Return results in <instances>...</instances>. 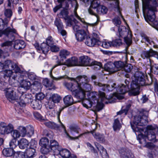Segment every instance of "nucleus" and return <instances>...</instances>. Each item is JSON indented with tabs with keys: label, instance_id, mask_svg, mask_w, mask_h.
I'll return each instance as SVG.
<instances>
[{
	"label": "nucleus",
	"instance_id": "nucleus-1",
	"mask_svg": "<svg viewBox=\"0 0 158 158\" xmlns=\"http://www.w3.org/2000/svg\"><path fill=\"white\" fill-rule=\"evenodd\" d=\"M148 112L144 109H141L139 111V114L134 117V125L131 122V125L133 131L137 135V138H156V135L158 134V128L155 125H149L147 126V131L144 132L143 129L139 128L137 126H143L148 122Z\"/></svg>",
	"mask_w": 158,
	"mask_h": 158
},
{
	"label": "nucleus",
	"instance_id": "nucleus-2",
	"mask_svg": "<svg viewBox=\"0 0 158 158\" xmlns=\"http://www.w3.org/2000/svg\"><path fill=\"white\" fill-rule=\"evenodd\" d=\"M144 76L141 72H136L132 77V81L131 84V92L134 95H138L139 93V90L140 86L145 85Z\"/></svg>",
	"mask_w": 158,
	"mask_h": 158
},
{
	"label": "nucleus",
	"instance_id": "nucleus-3",
	"mask_svg": "<svg viewBox=\"0 0 158 158\" xmlns=\"http://www.w3.org/2000/svg\"><path fill=\"white\" fill-rule=\"evenodd\" d=\"M98 95L102 102L107 99L105 93L101 91H99L98 94L96 92H92L88 95V98L84 99L82 101L83 106L87 108H90L93 105H95L98 102L97 96Z\"/></svg>",
	"mask_w": 158,
	"mask_h": 158
},
{
	"label": "nucleus",
	"instance_id": "nucleus-4",
	"mask_svg": "<svg viewBox=\"0 0 158 158\" xmlns=\"http://www.w3.org/2000/svg\"><path fill=\"white\" fill-rule=\"evenodd\" d=\"M78 81H79V92L77 93V96L79 99H82L85 95V92L91 91L92 88V85L89 83V80L85 75L78 76Z\"/></svg>",
	"mask_w": 158,
	"mask_h": 158
},
{
	"label": "nucleus",
	"instance_id": "nucleus-5",
	"mask_svg": "<svg viewBox=\"0 0 158 158\" xmlns=\"http://www.w3.org/2000/svg\"><path fill=\"white\" fill-rule=\"evenodd\" d=\"M56 64L54 65L51 69L50 72V77L52 79L53 81H58L64 78L63 76H60L58 77H54L52 75V71L54 69L59 66L65 65L68 67L76 66L78 64V59L75 57H72L66 60L65 62H63L61 60H58L56 62Z\"/></svg>",
	"mask_w": 158,
	"mask_h": 158
},
{
	"label": "nucleus",
	"instance_id": "nucleus-6",
	"mask_svg": "<svg viewBox=\"0 0 158 158\" xmlns=\"http://www.w3.org/2000/svg\"><path fill=\"white\" fill-rule=\"evenodd\" d=\"M2 71H14L15 72L21 74V76H24L25 71L21 70L17 64L11 60H7L2 64Z\"/></svg>",
	"mask_w": 158,
	"mask_h": 158
},
{
	"label": "nucleus",
	"instance_id": "nucleus-7",
	"mask_svg": "<svg viewBox=\"0 0 158 158\" xmlns=\"http://www.w3.org/2000/svg\"><path fill=\"white\" fill-rule=\"evenodd\" d=\"M156 11V8L143 10V13H146L147 15L146 17H145L147 22L152 27L158 29V21L155 19V13Z\"/></svg>",
	"mask_w": 158,
	"mask_h": 158
},
{
	"label": "nucleus",
	"instance_id": "nucleus-8",
	"mask_svg": "<svg viewBox=\"0 0 158 158\" xmlns=\"http://www.w3.org/2000/svg\"><path fill=\"white\" fill-rule=\"evenodd\" d=\"M79 63L81 66H93L94 68H96L97 69H100L102 66V64L101 62L95 60L91 62V59L87 56H83L80 57Z\"/></svg>",
	"mask_w": 158,
	"mask_h": 158
},
{
	"label": "nucleus",
	"instance_id": "nucleus-9",
	"mask_svg": "<svg viewBox=\"0 0 158 158\" xmlns=\"http://www.w3.org/2000/svg\"><path fill=\"white\" fill-rule=\"evenodd\" d=\"M77 79L78 76L76 78H72L73 83L65 82L64 85L68 89L72 92L75 97L79 99V97L77 96V93L79 92V81H78Z\"/></svg>",
	"mask_w": 158,
	"mask_h": 158
},
{
	"label": "nucleus",
	"instance_id": "nucleus-10",
	"mask_svg": "<svg viewBox=\"0 0 158 158\" xmlns=\"http://www.w3.org/2000/svg\"><path fill=\"white\" fill-rule=\"evenodd\" d=\"M32 95L31 94L22 93L19 98V104L22 107L25 106L26 104L31 102Z\"/></svg>",
	"mask_w": 158,
	"mask_h": 158
},
{
	"label": "nucleus",
	"instance_id": "nucleus-11",
	"mask_svg": "<svg viewBox=\"0 0 158 158\" xmlns=\"http://www.w3.org/2000/svg\"><path fill=\"white\" fill-rule=\"evenodd\" d=\"M68 12L66 10H64L61 11L59 14V15L60 18L64 19L67 22V25L71 26L72 25V21L75 22L76 19L74 18V16L77 19L74 15H72L70 16H68Z\"/></svg>",
	"mask_w": 158,
	"mask_h": 158
},
{
	"label": "nucleus",
	"instance_id": "nucleus-12",
	"mask_svg": "<svg viewBox=\"0 0 158 158\" xmlns=\"http://www.w3.org/2000/svg\"><path fill=\"white\" fill-rule=\"evenodd\" d=\"M4 14L5 17L4 19L0 18V27L2 28L4 26L9 24L13 12L10 9H6L5 10Z\"/></svg>",
	"mask_w": 158,
	"mask_h": 158
},
{
	"label": "nucleus",
	"instance_id": "nucleus-13",
	"mask_svg": "<svg viewBox=\"0 0 158 158\" xmlns=\"http://www.w3.org/2000/svg\"><path fill=\"white\" fill-rule=\"evenodd\" d=\"M18 129L19 132L20 136L23 137L26 136L27 137H31L34 134V130L33 128L31 127L26 130L25 127L23 126H19Z\"/></svg>",
	"mask_w": 158,
	"mask_h": 158
},
{
	"label": "nucleus",
	"instance_id": "nucleus-14",
	"mask_svg": "<svg viewBox=\"0 0 158 158\" xmlns=\"http://www.w3.org/2000/svg\"><path fill=\"white\" fill-rule=\"evenodd\" d=\"M143 10L156 8L158 0H143Z\"/></svg>",
	"mask_w": 158,
	"mask_h": 158
},
{
	"label": "nucleus",
	"instance_id": "nucleus-15",
	"mask_svg": "<svg viewBox=\"0 0 158 158\" xmlns=\"http://www.w3.org/2000/svg\"><path fill=\"white\" fill-rule=\"evenodd\" d=\"M13 128V126L11 124L7 125L4 122H1L0 123V134L1 135L10 133Z\"/></svg>",
	"mask_w": 158,
	"mask_h": 158
},
{
	"label": "nucleus",
	"instance_id": "nucleus-16",
	"mask_svg": "<svg viewBox=\"0 0 158 158\" xmlns=\"http://www.w3.org/2000/svg\"><path fill=\"white\" fill-rule=\"evenodd\" d=\"M41 144V152L43 154H47L51 150L49 145L48 139H40Z\"/></svg>",
	"mask_w": 158,
	"mask_h": 158
},
{
	"label": "nucleus",
	"instance_id": "nucleus-17",
	"mask_svg": "<svg viewBox=\"0 0 158 158\" xmlns=\"http://www.w3.org/2000/svg\"><path fill=\"white\" fill-rule=\"evenodd\" d=\"M6 98L10 102L14 100L17 99L15 93L13 88H9L6 89L5 92Z\"/></svg>",
	"mask_w": 158,
	"mask_h": 158
},
{
	"label": "nucleus",
	"instance_id": "nucleus-18",
	"mask_svg": "<svg viewBox=\"0 0 158 158\" xmlns=\"http://www.w3.org/2000/svg\"><path fill=\"white\" fill-rule=\"evenodd\" d=\"M141 57L143 59L149 58L150 57L154 56L158 60V53L153 51L152 49H150L149 51H145L142 52Z\"/></svg>",
	"mask_w": 158,
	"mask_h": 158
},
{
	"label": "nucleus",
	"instance_id": "nucleus-19",
	"mask_svg": "<svg viewBox=\"0 0 158 158\" xmlns=\"http://www.w3.org/2000/svg\"><path fill=\"white\" fill-rule=\"evenodd\" d=\"M116 85V84L113 83L112 85H111V87L114 89L116 88V90L118 94H123L130 90L129 87L127 86H125L124 84H121L116 88V87H114Z\"/></svg>",
	"mask_w": 158,
	"mask_h": 158
},
{
	"label": "nucleus",
	"instance_id": "nucleus-20",
	"mask_svg": "<svg viewBox=\"0 0 158 158\" xmlns=\"http://www.w3.org/2000/svg\"><path fill=\"white\" fill-rule=\"evenodd\" d=\"M67 1H67L69 3V2L72 5V7H74V15L77 18V19L80 20L81 22L82 23H85V20L83 18H81L77 14V9L78 7V5L77 3V2L76 0H67Z\"/></svg>",
	"mask_w": 158,
	"mask_h": 158
},
{
	"label": "nucleus",
	"instance_id": "nucleus-21",
	"mask_svg": "<svg viewBox=\"0 0 158 158\" xmlns=\"http://www.w3.org/2000/svg\"><path fill=\"white\" fill-rule=\"evenodd\" d=\"M85 44L90 47L94 46L95 45H99L101 44V42L96 39L90 37H87L85 42Z\"/></svg>",
	"mask_w": 158,
	"mask_h": 158
},
{
	"label": "nucleus",
	"instance_id": "nucleus-22",
	"mask_svg": "<svg viewBox=\"0 0 158 158\" xmlns=\"http://www.w3.org/2000/svg\"><path fill=\"white\" fill-rule=\"evenodd\" d=\"M120 157L122 158H133L134 155L130 151L125 148H121L119 151Z\"/></svg>",
	"mask_w": 158,
	"mask_h": 158
},
{
	"label": "nucleus",
	"instance_id": "nucleus-23",
	"mask_svg": "<svg viewBox=\"0 0 158 158\" xmlns=\"http://www.w3.org/2000/svg\"><path fill=\"white\" fill-rule=\"evenodd\" d=\"M95 145L103 158H109V156L106 149L103 146L99 145L97 143H95Z\"/></svg>",
	"mask_w": 158,
	"mask_h": 158
},
{
	"label": "nucleus",
	"instance_id": "nucleus-24",
	"mask_svg": "<svg viewBox=\"0 0 158 158\" xmlns=\"http://www.w3.org/2000/svg\"><path fill=\"white\" fill-rule=\"evenodd\" d=\"M63 101L66 107L70 106L74 103L73 98L70 95L65 96L63 98Z\"/></svg>",
	"mask_w": 158,
	"mask_h": 158
},
{
	"label": "nucleus",
	"instance_id": "nucleus-25",
	"mask_svg": "<svg viewBox=\"0 0 158 158\" xmlns=\"http://www.w3.org/2000/svg\"><path fill=\"white\" fill-rule=\"evenodd\" d=\"M4 73L2 78V81L6 82L8 84V83L10 85L12 84V82L11 81V76L13 72L11 71H4Z\"/></svg>",
	"mask_w": 158,
	"mask_h": 158
},
{
	"label": "nucleus",
	"instance_id": "nucleus-26",
	"mask_svg": "<svg viewBox=\"0 0 158 158\" xmlns=\"http://www.w3.org/2000/svg\"><path fill=\"white\" fill-rule=\"evenodd\" d=\"M40 92L36 94L35 95V100L32 101L31 103V106L35 110H39L40 104L39 102L40 101Z\"/></svg>",
	"mask_w": 158,
	"mask_h": 158
},
{
	"label": "nucleus",
	"instance_id": "nucleus-27",
	"mask_svg": "<svg viewBox=\"0 0 158 158\" xmlns=\"http://www.w3.org/2000/svg\"><path fill=\"white\" fill-rule=\"evenodd\" d=\"M86 35V33L84 30L80 31L75 34L77 40L79 41H83L85 39Z\"/></svg>",
	"mask_w": 158,
	"mask_h": 158
},
{
	"label": "nucleus",
	"instance_id": "nucleus-28",
	"mask_svg": "<svg viewBox=\"0 0 158 158\" xmlns=\"http://www.w3.org/2000/svg\"><path fill=\"white\" fill-rule=\"evenodd\" d=\"M49 145L51 149V150L54 153H55V154L56 152H57V151H58V143L55 140H50Z\"/></svg>",
	"mask_w": 158,
	"mask_h": 158
},
{
	"label": "nucleus",
	"instance_id": "nucleus-29",
	"mask_svg": "<svg viewBox=\"0 0 158 158\" xmlns=\"http://www.w3.org/2000/svg\"><path fill=\"white\" fill-rule=\"evenodd\" d=\"M35 150L34 148L30 147L26 149L25 153L26 154V158H33L35 155Z\"/></svg>",
	"mask_w": 158,
	"mask_h": 158
},
{
	"label": "nucleus",
	"instance_id": "nucleus-30",
	"mask_svg": "<svg viewBox=\"0 0 158 158\" xmlns=\"http://www.w3.org/2000/svg\"><path fill=\"white\" fill-rule=\"evenodd\" d=\"M55 154H59L63 158H68L70 156V153L68 150L64 149L60 151L58 149V151H57Z\"/></svg>",
	"mask_w": 158,
	"mask_h": 158
},
{
	"label": "nucleus",
	"instance_id": "nucleus-31",
	"mask_svg": "<svg viewBox=\"0 0 158 158\" xmlns=\"http://www.w3.org/2000/svg\"><path fill=\"white\" fill-rule=\"evenodd\" d=\"M18 144L20 149H24L28 146L29 143L26 139H20L18 141Z\"/></svg>",
	"mask_w": 158,
	"mask_h": 158
},
{
	"label": "nucleus",
	"instance_id": "nucleus-32",
	"mask_svg": "<svg viewBox=\"0 0 158 158\" xmlns=\"http://www.w3.org/2000/svg\"><path fill=\"white\" fill-rule=\"evenodd\" d=\"M42 83L46 87L48 88L49 90H54L55 89L54 85L52 82H50L47 78L43 80Z\"/></svg>",
	"mask_w": 158,
	"mask_h": 158
},
{
	"label": "nucleus",
	"instance_id": "nucleus-33",
	"mask_svg": "<svg viewBox=\"0 0 158 158\" xmlns=\"http://www.w3.org/2000/svg\"><path fill=\"white\" fill-rule=\"evenodd\" d=\"M15 151L11 148L4 149L2 151L3 155L7 157L14 156Z\"/></svg>",
	"mask_w": 158,
	"mask_h": 158
},
{
	"label": "nucleus",
	"instance_id": "nucleus-34",
	"mask_svg": "<svg viewBox=\"0 0 158 158\" xmlns=\"http://www.w3.org/2000/svg\"><path fill=\"white\" fill-rule=\"evenodd\" d=\"M118 31L120 37L124 38L127 37L128 32L127 31L126 27L125 26H119L118 28Z\"/></svg>",
	"mask_w": 158,
	"mask_h": 158
},
{
	"label": "nucleus",
	"instance_id": "nucleus-35",
	"mask_svg": "<svg viewBox=\"0 0 158 158\" xmlns=\"http://www.w3.org/2000/svg\"><path fill=\"white\" fill-rule=\"evenodd\" d=\"M44 124L48 127L52 129L57 130L59 128V126L53 122H44Z\"/></svg>",
	"mask_w": 158,
	"mask_h": 158
},
{
	"label": "nucleus",
	"instance_id": "nucleus-36",
	"mask_svg": "<svg viewBox=\"0 0 158 158\" xmlns=\"http://www.w3.org/2000/svg\"><path fill=\"white\" fill-rule=\"evenodd\" d=\"M113 127L114 131H118L121 128V124L120 123L118 118L114 119Z\"/></svg>",
	"mask_w": 158,
	"mask_h": 158
},
{
	"label": "nucleus",
	"instance_id": "nucleus-37",
	"mask_svg": "<svg viewBox=\"0 0 158 158\" xmlns=\"http://www.w3.org/2000/svg\"><path fill=\"white\" fill-rule=\"evenodd\" d=\"M60 122L61 123V125L62 127L63 128L64 132V133L66 134V135L67 136V137L69 138H78L79 137H86L87 136H86V135H88L89 133H85L82 134H81L80 135H79L78 136H77L76 137H72L71 136H70L69 133L67 132L65 127L64 126L61 122L60 120Z\"/></svg>",
	"mask_w": 158,
	"mask_h": 158
},
{
	"label": "nucleus",
	"instance_id": "nucleus-38",
	"mask_svg": "<svg viewBox=\"0 0 158 158\" xmlns=\"http://www.w3.org/2000/svg\"><path fill=\"white\" fill-rule=\"evenodd\" d=\"M70 52L68 50L63 49L60 50L59 52V56L61 60H59L63 62L64 60L70 54Z\"/></svg>",
	"mask_w": 158,
	"mask_h": 158
},
{
	"label": "nucleus",
	"instance_id": "nucleus-39",
	"mask_svg": "<svg viewBox=\"0 0 158 158\" xmlns=\"http://www.w3.org/2000/svg\"><path fill=\"white\" fill-rule=\"evenodd\" d=\"M20 85L22 87L28 90L30 88L31 83L29 81L23 80L20 83Z\"/></svg>",
	"mask_w": 158,
	"mask_h": 158
},
{
	"label": "nucleus",
	"instance_id": "nucleus-40",
	"mask_svg": "<svg viewBox=\"0 0 158 158\" xmlns=\"http://www.w3.org/2000/svg\"><path fill=\"white\" fill-rule=\"evenodd\" d=\"M49 46L45 43H42L40 46V48L43 54L46 55L49 51Z\"/></svg>",
	"mask_w": 158,
	"mask_h": 158
},
{
	"label": "nucleus",
	"instance_id": "nucleus-41",
	"mask_svg": "<svg viewBox=\"0 0 158 158\" xmlns=\"http://www.w3.org/2000/svg\"><path fill=\"white\" fill-rule=\"evenodd\" d=\"M96 11L98 14L104 15L107 13L108 9L106 6H101L97 9Z\"/></svg>",
	"mask_w": 158,
	"mask_h": 158
},
{
	"label": "nucleus",
	"instance_id": "nucleus-42",
	"mask_svg": "<svg viewBox=\"0 0 158 158\" xmlns=\"http://www.w3.org/2000/svg\"><path fill=\"white\" fill-rule=\"evenodd\" d=\"M97 84L98 86L102 87L100 89L102 90L106 91L107 90L109 91H111L113 90V89L110 88L109 85L102 84L100 83H96V85H97Z\"/></svg>",
	"mask_w": 158,
	"mask_h": 158
},
{
	"label": "nucleus",
	"instance_id": "nucleus-43",
	"mask_svg": "<svg viewBox=\"0 0 158 158\" xmlns=\"http://www.w3.org/2000/svg\"><path fill=\"white\" fill-rule=\"evenodd\" d=\"M49 99L55 103L59 102L61 99L60 96L57 94H54L50 96Z\"/></svg>",
	"mask_w": 158,
	"mask_h": 158
},
{
	"label": "nucleus",
	"instance_id": "nucleus-44",
	"mask_svg": "<svg viewBox=\"0 0 158 158\" xmlns=\"http://www.w3.org/2000/svg\"><path fill=\"white\" fill-rule=\"evenodd\" d=\"M114 65L115 68L117 69V71H119L123 69L124 66V63L121 61H117L114 62Z\"/></svg>",
	"mask_w": 158,
	"mask_h": 158
},
{
	"label": "nucleus",
	"instance_id": "nucleus-45",
	"mask_svg": "<svg viewBox=\"0 0 158 158\" xmlns=\"http://www.w3.org/2000/svg\"><path fill=\"white\" fill-rule=\"evenodd\" d=\"M54 25L56 27L58 31L64 28V26L61 20L60 19L56 18L54 21Z\"/></svg>",
	"mask_w": 158,
	"mask_h": 158
},
{
	"label": "nucleus",
	"instance_id": "nucleus-46",
	"mask_svg": "<svg viewBox=\"0 0 158 158\" xmlns=\"http://www.w3.org/2000/svg\"><path fill=\"white\" fill-rule=\"evenodd\" d=\"M14 158H26L25 153L21 151H17L14 153Z\"/></svg>",
	"mask_w": 158,
	"mask_h": 158
},
{
	"label": "nucleus",
	"instance_id": "nucleus-47",
	"mask_svg": "<svg viewBox=\"0 0 158 158\" xmlns=\"http://www.w3.org/2000/svg\"><path fill=\"white\" fill-rule=\"evenodd\" d=\"M113 4L114 5V7L116 8L119 13V14L121 17L123 19V20L125 21V20L123 18V16L121 14V11L120 10V7L119 6V1L118 0H114L113 3Z\"/></svg>",
	"mask_w": 158,
	"mask_h": 158
},
{
	"label": "nucleus",
	"instance_id": "nucleus-48",
	"mask_svg": "<svg viewBox=\"0 0 158 158\" xmlns=\"http://www.w3.org/2000/svg\"><path fill=\"white\" fill-rule=\"evenodd\" d=\"M122 40L120 39H117L114 40L111 42L112 46L114 47H118L122 44Z\"/></svg>",
	"mask_w": 158,
	"mask_h": 158
},
{
	"label": "nucleus",
	"instance_id": "nucleus-49",
	"mask_svg": "<svg viewBox=\"0 0 158 158\" xmlns=\"http://www.w3.org/2000/svg\"><path fill=\"white\" fill-rule=\"evenodd\" d=\"M77 21L76 20L75 22L73 21L72 23V25L71 26H72L73 29V31L74 32H76V33H77L79 31H80L82 30L83 29H81V27L79 25V24H75V25H73V23L74 22L75 23Z\"/></svg>",
	"mask_w": 158,
	"mask_h": 158
},
{
	"label": "nucleus",
	"instance_id": "nucleus-50",
	"mask_svg": "<svg viewBox=\"0 0 158 158\" xmlns=\"http://www.w3.org/2000/svg\"><path fill=\"white\" fill-rule=\"evenodd\" d=\"M69 128L71 132H74L78 133L80 131V129L79 127L76 125H71L69 126Z\"/></svg>",
	"mask_w": 158,
	"mask_h": 158
},
{
	"label": "nucleus",
	"instance_id": "nucleus-51",
	"mask_svg": "<svg viewBox=\"0 0 158 158\" xmlns=\"http://www.w3.org/2000/svg\"><path fill=\"white\" fill-rule=\"evenodd\" d=\"M10 133H11L13 138H18L20 136L21 134H20L19 132L17 130H14L13 129Z\"/></svg>",
	"mask_w": 158,
	"mask_h": 158
},
{
	"label": "nucleus",
	"instance_id": "nucleus-52",
	"mask_svg": "<svg viewBox=\"0 0 158 158\" xmlns=\"http://www.w3.org/2000/svg\"><path fill=\"white\" fill-rule=\"evenodd\" d=\"M17 139H12L11 140L10 142L9 145L10 147L13 149L15 148L16 146L18 145V141Z\"/></svg>",
	"mask_w": 158,
	"mask_h": 158
},
{
	"label": "nucleus",
	"instance_id": "nucleus-53",
	"mask_svg": "<svg viewBox=\"0 0 158 158\" xmlns=\"http://www.w3.org/2000/svg\"><path fill=\"white\" fill-rule=\"evenodd\" d=\"M94 137L96 138H102L104 137V135L98 132H97L93 130L90 131Z\"/></svg>",
	"mask_w": 158,
	"mask_h": 158
},
{
	"label": "nucleus",
	"instance_id": "nucleus-54",
	"mask_svg": "<svg viewBox=\"0 0 158 158\" xmlns=\"http://www.w3.org/2000/svg\"><path fill=\"white\" fill-rule=\"evenodd\" d=\"M102 46L103 48H108L109 47L112 46L111 42L106 41H103L102 43Z\"/></svg>",
	"mask_w": 158,
	"mask_h": 158
},
{
	"label": "nucleus",
	"instance_id": "nucleus-55",
	"mask_svg": "<svg viewBox=\"0 0 158 158\" xmlns=\"http://www.w3.org/2000/svg\"><path fill=\"white\" fill-rule=\"evenodd\" d=\"M8 85V83L3 81H0V90H4L6 89V87Z\"/></svg>",
	"mask_w": 158,
	"mask_h": 158
},
{
	"label": "nucleus",
	"instance_id": "nucleus-56",
	"mask_svg": "<svg viewBox=\"0 0 158 158\" xmlns=\"http://www.w3.org/2000/svg\"><path fill=\"white\" fill-rule=\"evenodd\" d=\"M57 1L60 4L62 5V6H64L66 8H68L69 3L67 0H57Z\"/></svg>",
	"mask_w": 158,
	"mask_h": 158
},
{
	"label": "nucleus",
	"instance_id": "nucleus-57",
	"mask_svg": "<svg viewBox=\"0 0 158 158\" xmlns=\"http://www.w3.org/2000/svg\"><path fill=\"white\" fill-rule=\"evenodd\" d=\"M50 49L52 52H56L59 51L60 48L58 45L53 44L50 46Z\"/></svg>",
	"mask_w": 158,
	"mask_h": 158
},
{
	"label": "nucleus",
	"instance_id": "nucleus-58",
	"mask_svg": "<svg viewBox=\"0 0 158 158\" xmlns=\"http://www.w3.org/2000/svg\"><path fill=\"white\" fill-rule=\"evenodd\" d=\"M55 102L49 99L48 105L46 106V108L48 110H51L53 109L55 106Z\"/></svg>",
	"mask_w": 158,
	"mask_h": 158
},
{
	"label": "nucleus",
	"instance_id": "nucleus-59",
	"mask_svg": "<svg viewBox=\"0 0 158 158\" xmlns=\"http://www.w3.org/2000/svg\"><path fill=\"white\" fill-rule=\"evenodd\" d=\"M46 44L49 46L50 47L52 45L54 44V41L52 36H49L46 39Z\"/></svg>",
	"mask_w": 158,
	"mask_h": 158
},
{
	"label": "nucleus",
	"instance_id": "nucleus-60",
	"mask_svg": "<svg viewBox=\"0 0 158 158\" xmlns=\"http://www.w3.org/2000/svg\"><path fill=\"white\" fill-rule=\"evenodd\" d=\"M88 147L89 148V149L91 151L95 154V156H97L98 155L97 151L95 150L94 148L91 145L90 143H86Z\"/></svg>",
	"mask_w": 158,
	"mask_h": 158
},
{
	"label": "nucleus",
	"instance_id": "nucleus-61",
	"mask_svg": "<svg viewBox=\"0 0 158 158\" xmlns=\"http://www.w3.org/2000/svg\"><path fill=\"white\" fill-rule=\"evenodd\" d=\"M113 22L115 25L118 27L121 26L120 24L121 23V21L119 17H116L114 18L113 20Z\"/></svg>",
	"mask_w": 158,
	"mask_h": 158
},
{
	"label": "nucleus",
	"instance_id": "nucleus-62",
	"mask_svg": "<svg viewBox=\"0 0 158 158\" xmlns=\"http://www.w3.org/2000/svg\"><path fill=\"white\" fill-rule=\"evenodd\" d=\"M43 135H44L48 137H49L50 138H51L53 137V133L51 131H50L48 132L47 130H44L43 131Z\"/></svg>",
	"mask_w": 158,
	"mask_h": 158
},
{
	"label": "nucleus",
	"instance_id": "nucleus-63",
	"mask_svg": "<svg viewBox=\"0 0 158 158\" xmlns=\"http://www.w3.org/2000/svg\"><path fill=\"white\" fill-rule=\"evenodd\" d=\"M132 69V66L131 64H128L125 65L124 64V67L123 68V69L126 72H130Z\"/></svg>",
	"mask_w": 158,
	"mask_h": 158
},
{
	"label": "nucleus",
	"instance_id": "nucleus-64",
	"mask_svg": "<svg viewBox=\"0 0 158 158\" xmlns=\"http://www.w3.org/2000/svg\"><path fill=\"white\" fill-rule=\"evenodd\" d=\"M27 76L30 80L33 81L36 80V76L34 73H29L27 74Z\"/></svg>",
	"mask_w": 158,
	"mask_h": 158
}]
</instances>
